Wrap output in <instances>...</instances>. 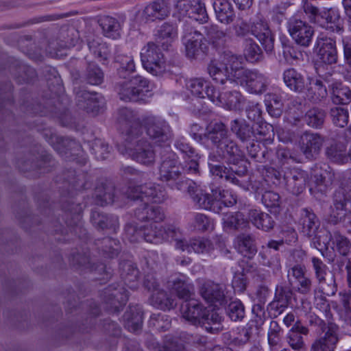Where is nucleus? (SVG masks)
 <instances>
[{
    "instance_id": "nucleus-1",
    "label": "nucleus",
    "mask_w": 351,
    "mask_h": 351,
    "mask_svg": "<svg viewBox=\"0 0 351 351\" xmlns=\"http://www.w3.org/2000/svg\"><path fill=\"white\" fill-rule=\"evenodd\" d=\"M208 138L215 145L217 154L209 156L208 165L212 174L247 190V168L245 165L237 167L244 162L245 154L228 135L226 125L216 123L208 132Z\"/></svg>"
},
{
    "instance_id": "nucleus-2",
    "label": "nucleus",
    "mask_w": 351,
    "mask_h": 351,
    "mask_svg": "<svg viewBox=\"0 0 351 351\" xmlns=\"http://www.w3.org/2000/svg\"><path fill=\"white\" fill-rule=\"evenodd\" d=\"M174 152L162 156L159 166V179L167 183L173 190L186 191L193 202L199 207L211 210L221 202L226 206L236 204L237 199L228 191L212 189V195L206 193L199 186L189 179L182 176V166Z\"/></svg>"
},
{
    "instance_id": "nucleus-3",
    "label": "nucleus",
    "mask_w": 351,
    "mask_h": 351,
    "mask_svg": "<svg viewBox=\"0 0 351 351\" xmlns=\"http://www.w3.org/2000/svg\"><path fill=\"white\" fill-rule=\"evenodd\" d=\"M171 291L184 301L181 305L182 317L191 324L199 326L205 307L197 300L191 298L189 285L183 278H175L169 282Z\"/></svg>"
},
{
    "instance_id": "nucleus-4",
    "label": "nucleus",
    "mask_w": 351,
    "mask_h": 351,
    "mask_svg": "<svg viewBox=\"0 0 351 351\" xmlns=\"http://www.w3.org/2000/svg\"><path fill=\"white\" fill-rule=\"evenodd\" d=\"M152 90L150 82L141 75H136L118 84L119 99L125 102L145 101L147 94Z\"/></svg>"
},
{
    "instance_id": "nucleus-5",
    "label": "nucleus",
    "mask_w": 351,
    "mask_h": 351,
    "mask_svg": "<svg viewBox=\"0 0 351 351\" xmlns=\"http://www.w3.org/2000/svg\"><path fill=\"white\" fill-rule=\"evenodd\" d=\"M142 125L154 144L159 147L170 146L173 134L166 121L154 115H147L143 118Z\"/></svg>"
},
{
    "instance_id": "nucleus-6",
    "label": "nucleus",
    "mask_w": 351,
    "mask_h": 351,
    "mask_svg": "<svg viewBox=\"0 0 351 351\" xmlns=\"http://www.w3.org/2000/svg\"><path fill=\"white\" fill-rule=\"evenodd\" d=\"M233 80L251 94L261 95L265 93L269 84V77L256 69L241 68L236 70Z\"/></svg>"
},
{
    "instance_id": "nucleus-7",
    "label": "nucleus",
    "mask_w": 351,
    "mask_h": 351,
    "mask_svg": "<svg viewBox=\"0 0 351 351\" xmlns=\"http://www.w3.org/2000/svg\"><path fill=\"white\" fill-rule=\"evenodd\" d=\"M123 195L132 200L140 199L143 203H162L167 198L164 187L158 184L148 183L143 185L130 186Z\"/></svg>"
},
{
    "instance_id": "nucleus-8",
    "label": "nucleus",
    "mask_w": 351,
    "mask_h": 351,
    "mask_svg": "<svg viewBox=\"0 0 351 351\" xmlns=\"http://www.w3.org/2000/svg\"><path fill=\"white\" fill-rule=\"evenodd\" d=\"M328 221L333 224L347 221L351 226V189L349 187H341L335 192Z\"/></svg>"
},
{
    "instance_id": "nucleus-9",
    "label": "nucleus",
    "mask_w": 351,
    "mask_h": 351,
    "mask_svg": "<svg viewBox=\"0 0 351 351\" xmlns=\"http://www.w3.org/2000/svg\"><path fill=\"white\" fill-rule=\"evenodd\" d=\"M141 59L143 67L154 75H160L167 69V62L159 46L149 43L142 48Z\"/></svg>"
},
{
    "instance_id": "nucleus-10",
    "label": "nucleus",
    "mask_w": 351,
    "mask_h": 351,
    "mask_svg": "<svg viewBox=\"0 0 351 351\" xmlns=\"http://www.w3.org/2000/svg\"><path fill=\"white\" fill-rule=\"evenodd\" d=\"M174 15L179 19L187 16L199 23L208 20L205 3L202 0H176Z\"/></svg>"
},
{
    "instance_id": "nucleus-11",
    "label": "nucleus",
    "mask_w": 351,
    "mask_h": 351,
    "mask_svg": "<svg viewBox=\"0 0 351 351\" xmlns=\"http://www.w3.org/2000/svg\"><path fill=\"white\" fill-rule=\"evenodd\" d=\"M203 38L202 34L195 27L189 24L184 25L181 40L188 58H196L206 52L208 47L203 43Z\"/></svg>"
},
{
    "instance_id": "nucleus-12",
    "label": "nucleus",
    "mask_w": 351,
    "mask_h": 351,
    "mask_svg": "<svg viewBox=\"0 0 351 351\" xmlns=\"http://www.w3.org/2000/svg\"><path fill=\"white\" fill-rule=\"evenodd\" d=\"M136 138L126 141L125 154L141 164L145 165L154 164L156 154L151 143L145 139L136 140Z\"/></svg>"
},
{
    "instance_id": "nucleus-13",
    "label": "nucleus",
    "mask_w": 351,
    "mask_h": 351,
    "mask_svg": "<svg viewBox=\"0 0 351 351\" xmlns=\"http://www.w3.org/2000/svg\"><path fill=\"white\" fill-rule=\"evenodd\" d=\"M180 229L173 225L147 224L143 226V239L148 243L159 244L166 241L178 239Z\"/></svg>"
},
{
    "instance_id": "nucleus-14",
    "label": "nucleus",
    "mask_w": 351,
    "mask_h": 351,
    "mask_svg": "<svg viewBox=\"0 0 351 351\" xmlns=\"http://www.w3.org/2000/svg\"><path fill=\"white\" fill-rule=\"evenodd\" d=\"M207 91L208 98L213 104L229 110H239L245 104L244 97L237 90L221 93L215 88H210Z\"/></svg>"
},
{
    "instance_id": "nucleus-15",
    "label": "nucleus",
    "mask_w": 351,
    "mask_h": 351,
    "mask_svg": "<svg viewBox=\"0 0 351 351\" xmlns=\"http://www.w3.org/2000/svg\"><path fill=\"white\" fill-rule=\"evenodd\" d=\"M117 124L119 129L127 136L125 141L138 138L142 133L141 122L136 114L128 108H120L118 111Z\"/></svg>"
},
{
    "instance_id": "nucleus-16",
    "label": "nucleus",
    "mask_w": 351,
    "mask_h": 351,
    "mask_svg": "<svg viewBox=\"0 0 351 351\" xmlns=\"http://www.w3.org/2000/svg\"><path fill=\"white\" fill-rule=\"evenodd\" d=\"M199 293L207 303L215 307L223 306L228 302L225 285L212 280H206L201 285Z\"/></svg>"
},
{
    "instance_id": "nucleus-17",
    "label": "nucleus",
    "mask_w": 351,
    "mask_h": 351,
    "mask_svg": "<svg viewBox=\"0 0 351 351\" xmlns=\"http://www.w3.org/2000/svg\"><path fill=\"white\" fill-rule=\"evenodd\" d=\"M102 298L108 311L117 313L125 305L128 294L124 287L112 285L105 289Z\"/></svg>"
},
{
    "instance_id": "nucleus-18",
    "label": "nucleus",
    "mask_w": 351,
    "mask_h": 351,
    "mask_svg": "<svg viewBox=\"0 0 351 351\" xmlns=\"http://www.w3.org/2000/svg\"><path fill=\"white\" fill-rule=\"evenodd\" d=\"M317 58L319 61L326 64H335L337 61V51L336 41L334 38L328 37L324 33H320L315 45Z\"/></svg>"
},
{
    "instance_id": "nucleus-19",
    "label": "nucleus",
    "mask_w": 351,
    "mask_h": 351,
    "mask_svg": "<svg viewBox=\"0 0 351 351\" xmlns=\"http://www.w3.org/2000/svg\"><path fill=\"white\" fill-rule=\"evenodd\" d=\"M288 30L293 39L299 45L308 47L314 33L313 27L306 21L291 17L288 22Z\"/></svg>"
},
{
    "instance_id": "nucleus-20",
    "label": "nucleus",
    "mask_w": 351,
    "mask_h": 351,
    "mask_svg": "<svg viewBox=\"0 0 351 351\" xmlns=\"http://www.w3.org/2000/svg\"><path fill=\"white\" fill-rule=\"evenodd\" d=\"M176 247L182 251H187L188 252H194L197 254H210L214 247L213 243L208 239L195 238L191 239L189 242L182 239V235L180 231L178 239L176 240Z\"/></svg>"
},
{
    "instance_id": "nucleus-21",
    "label": "nucleus",
    "mask_w": 351,
    "mask_h": 351,
    "mask_svg": "<svg viewBox=\"0 0 351 351\" xmlns=\"http://www.w3.org/2000/svg\"><path fill=\"white\" fill-rule=\"evenodd\" d=\"M170 14V8L165 0H156L147 4L143 10L141 17L145 23L165 19Z\"/></svg>"
},
{
    "instance_id": "nucleus-22",
    "label": "nucleus",
    "mask_w": 351,
    "mask_h": 351,
    "mask_svg": "<svg viewBox=\"0 0 351 351\" xmlns=\"http://www.w3.org/2000/svg\"><path fill=\"white\" fill-rule=\"evenodd\" d=\"M76 99L80 108L93 114L98 113L104 105V99L101 95L86 90L78 92Z\"/></svg>"
},
{
    "instance_id": "nucleus-23",
    "label": "nucleus",
    "mask_w": 351,
    "mask_h": 351,
    "mask_svg": "<svg viewBox=\"0 0 351 351\" xmlns=\"http://www.w3.org/2000/svg\"><path fill=\"white\" fill-rule=\"evenodd\" d=\"M283 180L287 189L293 194L301 193L305 188L307 174L299 169H288L284 171Z\"/></svg>"
},
{
    "instance_id": "nucleus-24",
    "label": "nucleus",
    "mask_w": 351,
    "mask_h": 351,
    "mask_svg": "<svg viewBox=\"0 0 351 351\" xmlns=\"http://www.w3.org/2000/svg\"><path fill=\"white\" fill-rule=\"evenodd\" d=\"M337 331L335 324H329L328 330L313 343L310 351H333L339 340Z\"/></svg>"
},
{
    "instance_id": "nucleus-25",
    "label": "nucleus",
    "mask_w": 351,
    "mask_h": 351,
    "mask_svg": "<svg viewBox=\"0 0 351 351\" xmlns=\"http://www.w3.org/2000/svg\"><path fill=\"white\" fill-rule=\"evenodd\" d=\"M317 23L331 32L339 33L343 30L339 11L335 8L324 9L319 13Z\"/></svg>"
},
{
    "instance_id": "nucleus-26",
    "label": "nucleus",
    "mask_w": 351,
    "mask_h": 351,
    "mask_svg": "<svg viewBox=\"0 0 351 351\" xmlns=\"http://www.w3.org/2000/svg\"><path fill=\"white\" fill-rule=\"evenodd\" d=\"M301 150L308 159L315 157L320 152L323 138L317 134L304 133L301 137Z\"/></svg>"
},
{
    "instance_id": "nucleus-27",
    "label": "nucleus",
    "mask_w": 351,
    "mask_h": 351,
    "mask_svg": "<svg viewBox=\"0 0 351 351\" xmlns=\"http://www.w3.org/2000/svg\"><path fill=\"white\" fill-rule=\"evenodd\" d=\"M135 216L140 221H146L149 224H160L165 214L159 206H149L143 203L135 210Z\"/></svg>"
},
{
    "instance_id": "nucleus-28",
    "label": "nucleus",
    "mask_w": 351,
    "mask_h": 351,
    "mask_svg": "<svg viewBox=\"0 0 351 351\" xmlns=\"http://www.w3.org/2000/svg\"><path fill=\"white\" fill-rule=\"evenodd\" d=\"M282 79L287 87L292 91L301 93L308 88V82L304 75L293 68L285 70Z\"/></svg>"
},
{
    "instance_id": "nucleus-29",
    "label": "nucleus",
    "mask_w": 351,
    "mask_h": 351,
    "mask_svg": "<svg viewBox=\"0 0 351 351\" xmlns=\"http://www.w3.org/2000/svg\"><path fill=\"white\" fill-rule=\"evenodd\" d=\"M251 32L263 45L267 51L272 50L274 38L265 20L260 19L258 21L254 22L251 27Z\"/></svg>"
},
{
    "instance_id": "nucleus-30",
    "label": "nucleus",
    "mask_w": 351,
    "mask_h": 351,
    "mask_svg": "<svg viewBox=\"0 0 351 351\" xmlns=\"http://www.w3.org/2000/svg\"><path fill=\"white\" fill-rule=\"evenodd\" d=\"M308 332V328L298 320L287 333V341L293 350L300 351L305 348L302 335H307Z\"/></svg>"
},
{
    "instance_id": "nucleus-31",
    "label": "nucleus",
    "mask_w": 351,
    "mask_h": 351,
    "mask_svg": "<svg viewBox=\"0 0 351 351\" xmlns=\"http://www.w3.org/2000/svg\"><path fill=\"white\" fill-rule=\"evenodd\" d=\"M300 224L302 232L308 238L317 236V230L320 226V222L316 215L312 210L307 208L302 210Z\"/></svg>"
},
{
    "instance_id": "nucleus-32",
    "label": "nucleus",
    "mask_w": 351,
    "mask_h": 351,
    "mask_svg": "<svg viewBox=\"0 0 351 351\" xmlns=\"http://www.w3.org/2000/svg\"><path fill=\"white\" fill-rule=\"evenodd\" d=\"M119 271L124 284L131 289H136L138 286L139 271L131 261L121 262Z\"/></svg>"
},
{
    "instance_id": "nucleus-33",
    "label": "nucleus",
    "mask_w": 351,
    "mask_h": 351,
    "mask_svg": "<svg viewBox=\"0 0 351 351\" xmlns=\"http://www.w3.org/2000/svg\"><path fill=\"white\" fill-rule=\"evenodd\" d=\"M294 291L291 287L277 286L274 300L269 303L271 309H276L281 313L289 304Z\"/></svg>"
},
{
    "instance_id": "nucleus-34",
    "label": "nucleus",
    "mask_w": 351,
    "mask_h": 351,
    "mask_svg": "<svg viewBox=\"0 0 351 351\" xmlns=\"http://www.w3.org/2000/svg\"><path fill=\"white\" fill-rule=\"evenodd\" d=\"M177 36L176 27L172 23H165L159 27L156 34V45H160L164 49L167 50Z\"/></svg>"
},
{
    "instance_id": "nucleus-35",
    "label": "nucleus",
    "mask_w": 351,
    "mask_h": 351,
    "mask_svg": "<svg viewBox=\"0 0 351 351\" xmlns=\"http://www.w3.org/2000/svg\"><path fill=\"white\" fill-rule=\"evenodd\" d=\"M230 130L233 134L243 143L254 141V130L244 119H234L230 122Z\"/></svg>"
},
{
    "instance_id": "nucleus-36",
    "label": "nucleus",
    "mask_w": 351,
    "mask_h": 351,
    "mask_svg": "<svg viewBox=\"0 0 351 351\" xmlns=\"http://www.w3.org/2000/svg\"><path fill=\"white\" fill-rule=\"evenodd\" d=\"M213 8L216 18L221 23L229 25L234 20V8L228 0H215Z\"/></svg>"
},
{
    "instance_id": "nucleus-37",
    "label": "nucleus",
    "mask_w": 351,
    "mask_h": 351,
    "mask_svg": "<svg viewBox=\"0 0 351 351\" xmlns=\"http://www.w3.org/2000/svg\"><path fill=\"white\" fill-rule=\"evenodd\" d=\"M125 327L130 332H137L143 324V312L138 305L130 306L123 315Z\"/></svg>"
},
{
    "instance_id": "nucleus-38",
    "label": "nucleus",
    "mask_w": 351,
    "mask_h": 351,
    "mask_svg": "<svg viewBox=\"0 0 351 351\" xmlns=\"http://www.w3.org/2000/svg\"><path fill=\"white\" fill-rule=\"evenodd\" d=\"M234 245L239 253L248 258L254 256L257 252L254 237L250 234H239L234 240Z\"/></svg>"
},
{
    "instance_id": "nucleus-39",
    "label": "nucleus",
    "mask_w": 351,
    "mask_h": 351,
    "mask_svg": "<svg viewBox=\"0 0 351 351\" xmlns=\"http://www.w3.org/2000/svg\"><path fill=\"white\" fill-rule=\"evenodd\" d=\"M208 73L210 77L218 84H224L226 82L234 81L230 72L227 71L226 65L219 60H212L208 65Z\"/></svg>"
},
{
    "instance_id": "nucleus-40",
    "label": "nucleus",
    "mask_w": 351,
    "mask_h": 351,
    "mask_svg": "<svg viewBox=\"0 0 351 351\" xmlns=\"http://www.w3.org/2000/svg\"><path fill=\"white\" fill-rule=\"evenodd\" d=\"M204 29L208 42L215 47L223 46L228 38L227 32L217 25H206L204 27Z\"/></svg>"
},
{
    "instance_id": "nucleus-41",
    "label": "nucleus",
    "mask_w": 351,
    "mask_h": 351,
    "mask_svg": "<svg viewBox=\"0 0 351 351\" xmlns=\"http://www.w3.org/2000/svg\"><path fill=\"white\" fill-rule=\"evenodd\" d=\"M186 88L197 98L193 100L195 102H199V98H204V94L208 97V90L210 88H215L210 86V83L204 78L196 77L191 78L186 82Z\"/></svg>"
},
{
    "instance_id": "nucleus-42",
    "label": "nucleus",
    "mask_w": 351,
    "mask_h": 351,
    "mask_svg": "<svg viewBox=\"0 0 351 351\" xmlns=\"http://www.w3.org/2000/svg\"><path fill=\"white\" fill-rule=\"evenodd\" d=\"M258 229L267 231L273 228L274 221L268 214L258 209H251L248 212V219Z\"/></svg>"
},
{
    "instance_id": "nucleus-43",
    "label": "nucleus",
    "mask_w": 351,
    "mask_h": 351,
    "mask_svg": "<svg viewBox=\"0 0 351 351\" xmlns=\"http://www.w3.org/2000/svg\"><path fill=\"white\" fill-rule=\"evenodd\" d=\"M332 101L335 104L346 105L351 101V90L340 82L330 85Z\"/></svg>"
},
{
    "instance_id": "nucleus-44",
    "label": "nucleus",
    "mask_w": 351,
    "mask_h": 351,
    "mask_svg": "<svg viewBox=\"0 0 351 351\" xmlns=\"http://www.w3.org/2000/svg\"><path fill=\"white\" fill-rule=\"evenodd\" d=\"M327 158L332 162L343 164L348 162V155L346 146L343 142H335L326 148Z\"/></svg>"
},
{
    "instance_id": "nucleus-45",
    "label": "nucleus",
    "mask_w": 351,
    "mask_h": 351,
    "mask_svg": "<svg viewBox=\"0 0 351 351\" xmlns=\"http://www.w3.org/2000/svg\"><path fill=\"white\" fill-rule=\"evenodd\" d=\"M265 104L268 113L273 117H279L282 113V97L280 92L269 93L265 95Z\"/></svg>"
},
{
    "instance_id": "nucleus-46",
    "label": "nucleus",
    "mask_w": 351,
    "mask_h": 351,
    "mask_svg": "<svg viewBox=\"0 0 351 351\" xmlns=\"http://www.w3.org/2000/svg\"><path fill=\"white\" fill-rule=\"evenodd\" d=\"M90 219L94 226L102 230L113 229L114 231L119 226L117 216L104 215L96 210L92 212Z\"/></svg>"
},
{
    "instance_id": "nucleus-47",
    "label": "nucleus",
    "mask_w": 351,
    "mask_h": 351,
    "mask_svg": "<svg viewBox=\"0 0 351 351\" xmlns=\"http://www.w3.org/2000/svg\"><path fill=\"white\" fill-rule=\"evenodd\" d=\"M223 228L230 230H240L247 227L249 221L241 212L228 213L223 215Z\"/></svg>"
},
{
    "instance_id": "nucleus-48",
    "label": "nucleus",
    "mask_w": 351,
    "mask_h": 351,
    "mask_svg": "<svg viewBox=\"0 0 351 351\" xmlns=\"http://www.w3.org/2000/svg\"><path fill=\"white\" fill-rule=\"evenodd\" d=\"M114 60L120 65V67L118 70V73L121 77L125 78L126 76L125 73L126 72L130 73L135 71L134 57L130 53L125 54L121 53V51L117 49Z\"/></svg>"
},
{
    "instance_id": "nucleus-49",
    "label": "nucleus",
    "mask_w": 351,
    "mask_h": 351,
    "mask_svg": "<svg viewBox=\"0 0 351 351\" xmlns=\"http://www.w3.org/2000/svg\"><path fill=\"white\" fill-rule=\"evenodd\" d=\"M150 300L153 306L163 311L170 310L176 305L175 299L160 289L152 294Z\"/></svg>"
},
{
    "instance_id": "nucleus-50",
    "label": "nucleus",
    "mask_w": 351,
    "mask_h": 351,
    "mask_svg": "<svg viewBox=\"0 0 351 351\" xmlns=\"http://www.w3.org/2000/svg\"><path fill=\"white\" fill-rule=\"evenodd\" d=\"M314 178L318 190L322 193H325L335 179V173L329 166H326L324 169H321L319 173H316Z\"/></svg>"
},
{
    "instance_id": "nucleus-51",
    "label": "nucleus",
    "mask_w": 351,
    "mask_h": 351,
    "mask_svg": "<svg viewBox=\"0 0 351 351\" xmlns=\"http://www.w3.org/2000/svg\"><path fill=\"white\" fill-rule=\"evenodd\" d=\"M243 55L246 60L251 63L258 62L263 58L261 48L252 39L244 40Z\"/></svg>"
},
{
    "instance_id": "nucleus-52",
    "label": "nucleus",
    "mask_w": 351,
    "mask_h": 351,
    "mask_svg": "<svg viewBox=\"0 0 351 351\" xmlns=\"http://www.w3.org/2000/svg\"><path fill=\"white\" fill-rule=\"evenodd\" d=\"M99 24L106 36L116 39L120 36V25L118 21L109 16H104L99 20Z\"/></svg>"
},
{
    "instance_id": "nucleus-53",
    "label": "nucleus",
    "mask_w": 351,
    "mask_h": 351,
    "mask_svg": "<svg viewBox=\"0 0 351 351\" xmlns=\"http://www.w3.org/2000/svg\"><path fill=\"white\" fill-rule=\"evenodd\" d=\"M114 191V187L111 184L97 187L95 190L97 204L103 206L114 202L116 197Z\"/></svg>"
},
{
    "instance_id": "nucleus-54",
    "label": "nucleus",
    "mask_w": 351,
    "mask_h": 351,
    "mask_svg": "<svg viewBox=\"0 0 351 351\" xmlns=\"http://www.w3.org/2000/svg\"><path fill=\"white\" fill-rule=\"evenodd\" d=\"M330 240L335 245L336 250L343 256H348L351 254V242L344 235L338 231L330 234Z\"/></svg>"
},
{
    "instance_id": "nucleus-55",
    "label": "nucleus",
    "mask_w": 351,
    "mask_h": 351,
    "mask_svg": "<svg viewBox=\"0 0 351 351\" xmlns=\"http://www.w3.org/2000/svg\"><path fill=\"white\" fill-rule=\"evenodd\" d=\"M88 46L89 50L97 58L102 64H105L110 54V50L106 43H101L99 38H97L88 41Z\"/></svg>"
},
{
    "instance_id": "nucleus-56",
    "label": "nucleus",
    "mask_w": 351,
    "mask_h": 351,
    "mask_svg": "<svg viewBox=\"0 0 351 351\" xmlns=\"http://www.w3.org/2000/svg\"><path fill=\"white\" fill-rule=\"evenodd\" d=\"M80 40L79 32L74 28L62 30L58 43L60 49L71 48L75 46Z\"/></svg>"
},
{
    "instance_id": "nucleus-57",
    "label": "nucleus",
    "mask_w": 351,
    "mask_h": 351,
    "mask_svg": "<svg viewBox=\"0 0 351 351\" xmlns=\"http://www.w3.org/2000/svg\"><path fill=\"white\" fill-rule=\"evenodd\" d=\"M149 327L157 331H165L171 326V320L169 317L164 313H153L149 321Z\"/></svg>"
},
{
    "instance_id": "nucleus-58",
    "label": "nucleus",
    "mask_w": 351,
    "mask_h": 351,
    "mask_svg": "<svg viewBox=\"0 0 351 351\" xmlns=\"http://www.w3.org/2000/svg\"><path fill=\"white\" fill-rule=\"evenodd\" d=\"M252 141L250 145L246 147L249 156L255 161L258 162H264L269 159V152L265 147L261 150L258 141Z\"/></svg>"
},
{
    "instance_id": "nucleus-59",
    "label": "nucleus",
    "mask_w": 351,
    "mask_h": 351,
    "mask_svg": "<svg viewBox=\"0 0 351 351\" xmlns=\"http://www.w3.org/2000/svg\"><path fill=\"white\" fill-rule=\"evenodd\" d=\"M221 321V316L215 310H208L207 308H204L202 318L200 322L199 326H204L206 330L210 332H213L217 328H213L210 326H207L206 324H219Z\"/></svg>"
},
{
    "instance_id": "nucleus-60",
    "label": "nucleus",
    "mask_w": 351,
    "mask_h": 351,
    "mask_svg": "<svg viewBox=\"0 0 351 351\" xmlns=\"http://www.w3.org/2000/svg\"><path fill=\"white\" fill-rule=\"evenodd\" d=\"M90 149L97 160H104L110 155V148L103 140L96 138L93 142Z\"/></svg>"
},
{
    "instance_id": "nucleus-61",
    "label": "nucleus",
    "mask_w": 351,
    "mask_h": 351,
    "mask_svg": "<svg viewBox=\"0 0 351 351\" xmlns=\"http://www.w3.org/2000/svg\"><path fill=\"white\" fill-rule=\"evenodd\" d=\"M325 119V112L319 108L310 109L305 114V121L307 124L313 128L321 127Z\"/></svg>"
},
{
    "instance_id": "nucleus-62",
    "label": "nucleus",
    "mask_w": 351,
    "mask_h": 351,
    "mask_svg": "<svg viewBox=\"0 0 351 351\" xmlns=\"http://www.w3.org/2000/svg\"><path fill=\"white\" fill-rule=\"evenodd\" d=\"M330 115L332 123L336 126L343 128L347 125L349 119V112L347 109L341 107L332 108Z\"/></svg>"
},
{
    "instance_id": "nucleus-63",
    "label": "nucleus",
    "mask_w": 351,
    "mask_h": 351,
    "mask_svg": "<svg viewBox=\"0 0 351 351\" xmlns=\"http://www.w3.org/2000/svg\"><path fill=\"white\" fill-rule=\"evenodd\" d=\"M254 130V141H267L271 139L273 133L272 126L266 123H256L252 125ZM272 135H274L272 134Z\"/></svg>"
},
{
    "instance_id": "nucleus-64",
    "label": "nucleus",
    "mask_w": 351,
    "mask_h": 351,
    "mask_svg": "<svg viewBox=\"0 0 351 351\" xmlns=\"http://www.w3.org/2000/svg\"><path fill=\"white\" fill-rule=\"evenodd\" d=\"M226 313L231 320L241 321L245 316V308L240 300H234L228 304Z\"/></svg>"
}]
</instances>
